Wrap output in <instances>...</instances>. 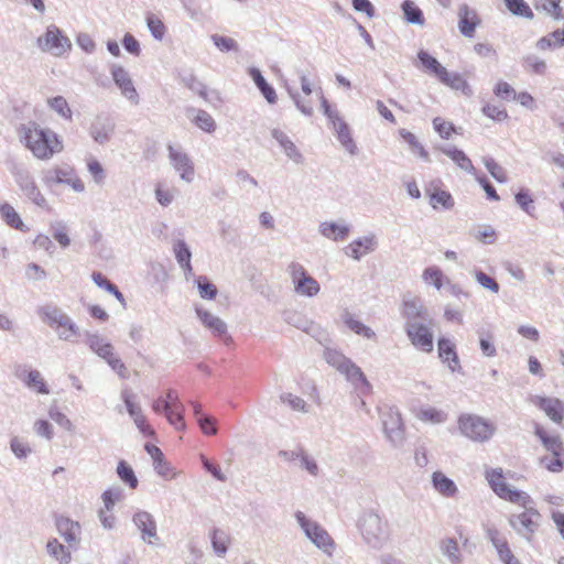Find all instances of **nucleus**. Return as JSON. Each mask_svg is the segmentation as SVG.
<instances>
[{
    "mask_svg": "<svg viewBox=\"0 0 564 564\" xmlns=\"http://www.w3.org/2000/svg\"><path fill=\"white\" fill-rule=\"evenodd\" d=\"M485 478L491 490L502 500L519 505L525 510L509 517L510 527L527 541H531L540 527L541 513L532 507L533 499L522 490L512 489L505 481L502 468H488L485 470Z\"/></svg>",
    "mask_w": 564,
    "mask_h": 564,
    "instance_id": "obj_1",
    "label": "nucleus"
},
{
    "mask_svg": "<svg viewBox=\"0 0 564 564\" xmlns=\"http://www.w3.org/2000/svg\"><path fill=\"white\" fill-rule=\"evenodd\" d=\"M20 141L40 160H48L63 150L62 141L51 129H43L36 122L21 124L18 129Z\"/></svg>",
    "mask_w": 564,
    "mask_h": 564,
    "instance_id": "obj_2",
    "label": "nucleus"
},
{
    "mask_svg": "<svg viewBox=\"0 0 564 564\" xmlns=\"http://www.w3.org/2000/svg\"><path fill=\"white\" fill-rule=\"evenodd\" d=\"M378 411L387 441L394 448L402 447L405 442V426L400 410L397 406L383 404L378 408Z\"/></svg>",
    "mask_w": 564,
    "mask_h": 564,
    "instance_id": "obj_3",
    "label": "nucleus"
},
{
    "mask_svg": "<svg viewBox=\"0 0 564 564\" xmlns=\"http://www.w3.org/2000/svg\"><path fill=\"white\" fill-rule=\"evenodd\" d=\"M7 165L22 193L36 206L47 208V202L30 171L13 159L7 160Z\"/></svg>",
    "mask_w": 564,
    "mask_h": 564,
    "instance_id": "obj_4",
    "label": "nucleus"
},
{
    "mask_svg": "<svg viewBox=\"0 0 564 564\" xmlns=\"http://www.w3.org/2000/svg\"><path fill=\"white\" fill-rule=\"evenodd\" d=\"M457 423L462 435L478 443L489 441L496 432L491 422L476 414H460Z\"/></svg>",
    "mask_w": 564,
    "mask_h": 564,
    "instance_id": "obj_5",
    "label": "nucleus"
},
{
    "mask_svg": "<svg viewBox=\"0 0 564 564\" xmlns=\"http://www.w3.org/2000/svg\"><path fill=\"white\" fill-rule=\"evenodd\" d=\"M358 527L365 542L373 549H380L387 540L386 523L373 511L365 512L358 521Z\"/></svg>",
    "mask_w": 564,
    "mask_h": 564,
    "instance_id": "obj_6",
    "label": "nucleus"
},
{
    "mask_svg": "<svg viewBox=\"0 0 564 564\" xmlns=\"http://www.w3.org/2000/svg\"><path fill=\"white\" fill-rule=\"evenodd\" d=\"M295 518L305 535L319 549L330 553L334 542L325 529L317 522L310 520L302 511L295 512Z\"/></svg>",
    "mask_w": 564,
    "mask_h": 564,
    "instance_id": "obj_7",
    "label": "nucleus"
},
{
    "mask_svg": "<svg viewBox=\"0 0 564 564\" xmlns=\"http://www.w3.org/2000/svg\"><path fill=\"white\" fill-rule=\"evenodd\" d=\"M294 291L304 296L313 297L318 294L321 286L317 280L311 276L304 267L299 262L289 265Z\"/></svg>",
    "mask_w": 564,
    "mask_h": 564,
    "instance_id": "obj_8",
    "label": "nucleus"
},
{
    "mask_svg": "<svg viewBox=\"0 0 564 564\" xmlns=\"http://www.w3.org/2000/svg\"><path fill=\"white\" fill-rule=\"evenodd\" d=\"M432 325L429 322H423L404 326V332L411 344L424 352H431L434 348L433 334L430 329Z\"/></svg>",
    "mask_w": 564,
    "mask_h": 564,
    "instance_id": "obj_9",
    "label": "nucleus"
},
{
    "mask_svg": "<svg viewBox=\"0 0 564 564\" xmlns=\"http://www.w3.org/2000/svg\"><path fill=\"white\" fill-rule=\"evenodd\" d=\"M37 42L43 51L52 52L55 56H59L70 48L69 40L55 25H50L44 39L40 37Z\"/></svg>",
    "mask_w": 564,
    "mask_h": 564,
    "instance_id": "obj_10",
    "label": "nucleus"
},
{
    "mask_svg": "<svg viewBox=\"0 0 564 564\" xmlns=\"http://www.w3.org/2000/svg\"><path fill=\"white\" fill-rule=\"evenodd\" d=\"M195 312L200 323L208 328L215 337L223 339L225 345L232 343V337L228 334L227 324L221 318L199 306L195 307Z\"/></svg>",
    "mask_w": 564,
    "mask_h": 564,
    "instance_id": "obj_11",
    "label": "nucleus"
},
{
    "mask_svg": "<svg viewBox=\"0 0 564 564\" xmlns=\"http://www.w3.org/2000/svg\"><path fill=\"white\" fill-rule=\"evenodd\" d=\"M401 314L405 319L404 326L423 322L433 324V318L431 317L429 310L423 305L420 299L404 300L402 303Z\"/></svg>",
    "mask_w": 564,
    "mask_h": 564,
    "instance_id": "obj_12",
    "label": "nucleus"
},
{
    "mask_svg": "<svg viewBox=\"0 0 564 564\" xmlns=\"http://www.w3.org/2000/svg\"><path fill=\"white\" fill-rule=\"evenodd\" d=\"M110 73L121 94L133 105H138L140 97L129 73L122 66L117 64L111 65Z\"/></svg>",
    "mask_w": 564,
    "mask_h": 564,
    "instance_id": "obj_13",
    "label": "nucleus"
},
{
    "mask_svg": "<svg viewBox=\"0 0 564 564\" xmlns=\"http://www.w3.org/2000/svg\"><path fill=\"white\" fill-rule=\"evenodd\" d=\"M57 532L63 536L70 549L76 550L80 542L82 527L79 522L65 516L55 517Z\"/></svg>",
    "mask_w": 564,
    "mask_h": 564,
    "instance_id": "obj_14",
    "label": "nucleus"
},
{
    "mask_svg": "<svg viewBox=\"0 0 564 564\" xmlns=\"http://www.w3.org/2000/svg\"><path fill=\"white\" fill-rule=\"evenodd\" d=\"M339 372L345 376L346 380L349 381L360 394L368 395L371 393V383L368 381L361 368L351 359L345 364Z\"/></svg>",
    "mask_w": 564,
    "mask_h": 564,
    "instance_id": "obj_15",
    "label": "nucleus"
},
{
    "mask_svg": "<svg viewBox=\"0 0 564 564\" xmlns=\"http://www.w3.org/2000/svg\"><path fill=\"white\" fill-rule=\"evenodd\" d=\"M458 30L465 37H474L476 28L480 24L481 20L475 9L468 4L463 3L458 8Z\"/></svg>",
    "mask_w": 564,
    "mask_h": 564,
    "instance_id": "obj_16",
    "label": "nucleus"
},
{
    "mask_svg": "<svg viewBox=\"0 0 564 564\" xmlns=\"http://www.w3.org/2000/svg\"><path fill=\"white\" fill-rule=\"evenodd\" d=\"M377 247V238L373 234H370L352 240L344 248V252L346 256L359 261L365 254L373 252Z\"/></svg>",
    "mask_w": 564,
    "mask_h": 564,
    "instance_id": "obj_17",
    "label": "nucleus"
},
{
    "mask_svg": "<svg viewBox=\"0 0 564 564\" xmlns=\"http://www.w3.org/2000/svg\"><path fill=\"white\" fill-rule=\"evenodd\" d=\"M169 156L173 167L180 173L183 181L191 183L194 180V164L186 153L176 151L169 145Z\"/></svg>",
    "mask_w": 564,
    "mask_h": 564,
    "instance_id": "obj_18",
    "label": "nucleus"
},
{
    "mask_svg": "<svg viewBox=\"0 0 564 564\" xmlns=\"http://www.w3.org/2000/svg\"><path fill=\"white\" fill-rule=\"evenodd\" d=\"M132 521L140 530L143 541L152 544V539H158L156 522L150 512L140 510L133 514Z\"/></svg>",
    "mask_w": 564,
    "mask_h": 564,
    "instance_id": "obj_19",
    "label": "nucleus"
},
{
    "mask_svg": "<svg viewBox=\"0 0 564 564\" xmlns=\"http://www.w3.org/2000/svg\"><path fill=\"white\" fill-rule=\"evenodd\" d=\"M440 359L448 366L452 372H462V366L455 344L448 338L441 337L437 341Z\"/></svg>",
    "mask_w": 564,
    "mask_h": 564,
    "instance_id": "obj_20",
    "label": "nucleus"
},
{
    "mask_svg": "<svg viewBox=\"0 0 564 564\" xmlns=\"http://www.w3.org/2000/svg\"><path fill=\"white\" fill-rule=\"evenodd\" d=\"M536 405L554 422L562 423L564 419V402L557 398L539 397Z\"/></svg>",
    "mask_w": 564,
    "mask_h": 564,
    "instance_id": "obj_21",
    "label": "nucleus"
},
{
    "mask_svg": "<svg viewBox=\"0 0 564 564\" xmlns=\"http://www.w3.org/2000/svg\"><path fill=\"white\" fill-rule=\"evenodd\" d=\"M115 131V123L111 119L105 117V118H98L90 127L89 133L95 142L99 144L107 143Z\"/></svg>",
    "mask_w": 564,
    "mask_h": 564,
    "instance_id": "obj_22",
    "label": "nucleus"
},
{
    "mask_svg": "<svg viewBox=\"0 0 564 564\" xmlns=\"http://www.w3.org/2000/svg\"><path fill=\"white\" fill-rule=\"evenodd\" d=\"M534 434L540 438L545 449L551 452L553 456L564 455V444L558 435H549L538 423H535L534 426Z\"/></svg>",
    "mask_w": 564,
    "mask_h": 564,
    "instance_id": "obj_23",
    "label": "nucleus"
},
{
    "mask_svg": "<svg viewBox=\"0 0 564 564\" xmlns=\"http://www.w3.org/2000/svg\"><path fill=\"white\" fill-rule=\"evenodd\" d=\"M272 138L278 141L280 147L284 150L285 155L300 164L303 163V155L293 143V141L280 129H273L271 131Z\"/></svg>",
    "mask_w": 564,
    "mask_h": 564,
    "instance_id": "obj_24",
    "label": "nucleus"
},
{
    "mask_svg": "<svg viewBox=\"0 0 564 564\" xmlns=\"http://www.w3.org/2000/svg\"><path fill=\"white\" fill-rule=\"evenodd\" d=\"M437 150L451 158L456 163V165L465 172L476 174V169L471 160L465 154L463 150L449 145L438 147Z\"/></svg>",
    "mask_w": 564,
    "mask_h": 564,
    "instance_id": "obj_25",
    "label": "nucleus"
},
{
    "mask_svg": "<svg viewBox=\"0 0 564 564\" xmlns=\"http://www.w3.org/2000/svg\"><path fill=\"white\" fill-rule=\"evenodd\" d=\"M433 186L432 189H427L426 193L430 198V204L434 209H438L441 206L445 210H449L454 207L455 200L452 194L447 191L442 189L440 186L434 183L431 184Z\"/></svg>",
    "mask_w": 564,
    "mask_h": 564,
    "instance_id": "obj_26",
    "label": "nucleus"
},
{
    "mask_svg": "<svg viewBox=\"0 0 564 564\" xmlns=\"http://www.w3.org/2000/svg\"><path fill=\"white\" fill-rule=\"evenodd\" d=\"M248 74L250 75V77L252 78V80L254 82L256 86L258 87L262 96L265 98V100L270 105L275 104L278 100L275 89L265 80L261 70L257 67H250Z\"/></svg>",
    "mask_w": 564,
    "mask_h": 564,
    "instance_id": "obj_27",
    "label": "nucleus"
},
{
    "mask_svg": "<svg viewBox=\"0 0 564 564\" xmlns=\"http://www.w3.org/2000/svg\"><path fill=\"white\" fill-rule=\"evenodd\" d=\"M0 217L9 227L21 232L29 231V227L22 221L20 215L13 206L7 202H3L0 206Z\"/></svg>",
    "mask_w": 564,
    "mask_h": 564,
    "instance_id": "obj_28",
    "label": "nucleus"
},
{
    "mask_svg": "<svg viewBox=\"0 0 564 564\" xmlns=\"http://www.w3.org/2000/svg\"><path fill=\"white\" fill-rule=\"evenodd\" d=\"M46 552L59 564H68L72 561L70 547L62 544L56 538L47 541Z\"/></svg>",
    "mask_w": 564,
    "mask_h": 564,
    "instance_id": "obj_29",
    "label": "nucleus"
},
{
    "mask_svg": "<svg viewBox=\"0 0 564 564\" xmlns=\"http://www.w3.org/2000/svg\"><path fill=\"white\" fill-rule=\"evenodd\" d=\"M36 313L53 329L56 325L62 324V319L66 315L59 307L51 304L39 306Z\"/></svg>",
    "mask_w": 564,
    "mask_h": 564,
    "instance_id": "obj_30",
    "label": "nucleus"
},
{
    "mask_svg": "<svg viewBox=\"0 0 564 564\" xmlns=\"http://www.w3.org/2000/svg\"><path fill=\"white\" fill-rule=\"evenodd\" d=\"M417 58L423 68L429 73L435 75L438 78V80L441 79L442 76L445 77L447 75V69L426 51L421 50L417 53Z\"/></svg>",
    "mask_w": 564,
    "mask_h": 564,
    "instance_id": "obj_31",
    "label": "nucleus"
},
{
    "mask_svg": "<svg viewBox=\"0 0 564 564\" xmlns=\"http://www.w3.org/2000/svg\"><path fill=\"white\" fill-rule=\"evenodd\" d=\"M178 78L186 88L196 93L203 99L208 100L207 86L199 82L193 72L180 73Z\"/></svg>",
    "mask_w": 564,
    "mask_h": 564,
    "instance_id": "obj_32",
    "label": "nucleus"
},
{
    "mask_svg": "<svg viewBox=\"0 0 564 564\" xmlns=\"http://www.w3.org/2000/svg\"><path fill=\"white\" fill-rule=\"evenodd\" d=\"M337 133V139L340 144L352 155H355L358 151V148L351 137V132L349 126L341 119L336 122V128H334Z\"/></svg>",
    "mask_w": 564,
    "mask_h": 564,
    "instance_id": "obj_33",
    "label": "nucleus"
},
{
    "mask_svg": "<svg viewBox=\"0 0 564 564\" xmlns=\"http://www.w3.org/2000/svg\"><path fill=\"white\" fill-rule=\"evenodd\" d=\"M440 82L454 90L462 91L467 97L473 95V89L470 85L459 73L447 72V75L445 77L442 76Z\"/></svg>",
    "mask_w": 564,
    "mask_h": 564,
    "instance_id": "obj_34",
    "label": "nucleus"
},
{
    "mask_svg": "<svg viewBox=\"0 0 564 564\" xmlns=\"http://www.w3.org/2000/svg\"><path fill=\"white\" fill-rule=\"evenodd\" d=\"M319 231L326 238H330L335 241H343L348 237L349 227L324 221L319 225Z\"/></svg>",
    "mask_w": 564,
    "mask_h": 564,
    "instance_id": "obj_35",
    "label": "nucleus"
},
{
    "mask_svg": "<svg viewBox=\"0 0 564 564\" xmlns=\"http://www.w3.org/2000/svg\"><path fill=\"white\" fill-rule=\"evenodd\" d=\"M432 482L434 488L445 497H453L457 492L455 482L441 471L433 473Z\"/></svg>",
    "mask_w": 564,
    "mask_h": 564,
    "instance_id": "obj_36",
    "label": "nucleus"
},
{
    "mask_svg": "<svg viewBox=\"0 0 564 564\" xmlns=\"http://www.w3.org/2000/svg\"><path fill=\"white\" fill-rule=\"evenodd\" d=\"M403 19L406 23L423 25L425 22L423 11L412 1L404 0L401 4Z\"/></svg>",
    "mask_w": 564,
    "mask_h": 564,
    "instance_id": "obj_37",
    "label": "nucleus"
},
{
    "mask_svg": "<svg viewBox=\"0 0 564 564\" xmlns=\"http://www.w3.org/2000/svg\"><path fill=\"white\" fill-rule=\"evenodd\" d=\"M54 330L57 333L58 338L66 341H72L74 337L79 336V327L66 314L62 319V324L56 325Z\"/></svg>",
    "mask_w": 564,
    "mask_h": 564,
    "instance_id": "obj_38",
    "label": "nucleus"
},
{
    "mask_svg": "<svg viewBox=\"0 0 564 564\" xmlns=\"http://www.w3.org/2000/svg\"><path fill=\"white\" fill-rule=\"evenodd\" d=\"M116 471L119 479L122 482H124L130 489H137L139 480L134 474V470L126 460H119Z\"/></svg>",
    "mask_w": 564,
    "mask_h": 564,
    "instance_id": "obj_39",
    "label": "nucleus"
},
{
    "mask_svg": "<svg viewBox=\"0 0 564 564\" xmlns=\"http://www.w3.org/2000/svg\"><path fill=\"white\" fill-rule=\"evenodd\" d=\"M517 205L529 216L534 217L535 204L529 188L522 187L514 195Z\"/></svg>",
    "mask_w": 564,
    "mask_h": 564,
    "instance_id": "obj_40",
    "label": "nucleus"
},
{
    "mask_svg": "<svg viewBox=\"0 0 564 564\" xmlns=\"http://www.w3.org/2000/svg\"><path fill=\"white\" fill-rule=\"evenodd\" d=\"M477 334L479 336V347L481 354L485 357H495L497 355V349L494 344V334L490 330H486L484 328L478 329Z\"/></svg>",
    "mask_w": 564,
    "mask_h": 564,
    "instance_id": "obj_41",
    "label": "nucleus"
},
{
    "mask_svg": "<svg viewBox=\"0 0 564 564\" xmlns=\"http://www.w3.org/2000/svg\"><path fill=\"white\" fill-rule=\"evenodd\" d=\"M400 137L410 145L413 153L417 154L425 161L430 160L429 152L424 149L421 142L417 141L416 137L406 129L399 130Z\"/></svg>",
    "mask_w": 564,
    "mask_h": 564,
    "instance_id": "obj_42",
    "label": "nucleus"
},
{
    "mask_svg": "<svg viewBox=\"0 0 564 564\" xmlns=\"http://www.w3.org/2000/svg\"><path fill=\"white\" fill-rule=\"evenodd\" d=\"M93 281L101 289L106 290L110 294L115 295V297L124 304V296L119 291L116 284H113L111 281H109L102 273L100 272H93L91 274Z\"/></svg>",
    "mask_w": 564,
    "mask_h": 564,
    "instance_id": "obj_43",
    "label": "nucleus"
},
{
    "mask_svg": "<svg viewBox=\"0 0 564 564\" xmlns=\"http://www.w3.org/2000/svg\"><path fill=\"white\" fill-rule=\"evenodd\" d=\"M145 21L151 35L155 40L161 41L166 33V26L161 18L152 12H148L145 15Z\"/></svg>",
    "mask_w": 564,
    "mask_h": 564,
    "instance_id": "obj_44",
    "label": "nucleus"
},
{
    "mask_svg": "<svg viewBox=\"0 0 564 564\" xmlns=\"http://www.w3.org/2000/svg\"><path fill=\"white\" fill-rule=\"evenodd\" d=\"M24 383L41 394H48L50 389L42 378L40 371L31 370L28 372L26 377L23 379Z\"/></svg>",
    "mask_w": 564,
    "mask_h": 564,
    "instance_id": "obj_45",
    "label": "nucleus"
},
{
    "mask_svg": "<svg viewBox=\"0 0 564 564\" xmlns=\"http://www.w3.org/2000/svg\"><path fill=\"white\" fill-rule=\"evenodd\" d=\"M229 535L220 530L214 529L212 534V545L215 553L219 556L226 554L228 550Z\"/></svg>",
    "mask_w": 564,
    "mask_h": 564,
    "instance_id": "obj_46",
    "label": "nucleus"
},
{
    "mask_svg": "<svg viewBox=\"0 0 564 564\" xmlns=\"http://www.w3.org/2000/svg\"><path fill=\"white\" fill-rule=\"evenodd\" d=\"M508 10L518 17L533 19L534 13L524 0H505Z\"/></svg>",
    "mask_w": 564,
    "mask_h": 564,
    "instance_id": "obj_47",
    "label": "nucleus"
},
{
    "mask_svg": "<svg viewBox=\"0 0 564 564\" xmlns=\"http://www.w3.org/2000/svg\"><path fill=\"white\" fill-rule=\"evenodd\" d=\"M198 292L204 300H214L217 296L218 290L205 275H199L195 279Z\"/></svg>",
    "mask_w": 564,
    "mask_h": 564,
    "instance_id": "obj_48",
    "label": "nucleus"
},
{
    "mask_svg": "<svg viewBox=\"0 0 564 564\" xmlns=\"http://www.w3.org/2000/svg\"><path fill=\"white\" fill-rule=\"evenodd\" d=\"M47 104L52 110L57 112L61 117H63L66 120H72V109L67 102V100L63 96H56L53 98H50L47 100Z\"/></svg>",
    "mask_w": 564,
    "mask_h": 564,
    "instance_id": "obj_49",
    "label": "nucleus"
},
{
    "mask_svg": "<svg viewBox=\"0 0 564 564\" xmlns=\"http://www.w3.org/2000/svg\"><path fill=\"white\" fill-rule=\"evenodd\" d=\"M124 498V492L120 487H112L105 490L101 495L104 506L107 512H111L115 505Z\"/></svg>",
    "mask_w": 564,
    "mask_h": 564,
    "instance_id": "obj_50",
    "label": "nucleus"
},
{
    "mask_svg": "<svg viewBox=\"0 0 564 564\" xmlns=\"http://www.w3.org/2000/svg\"><path fill=\"white\" fill-rule=\"evenodd\" d=\"M441 551L442 553L448 557V560L453 564H458L460 562V553L458 549V544L455 539L447 538L441 542Z\"/></svg>",
    "mask_w": 564,
    "mask_h": 564,
    "instance_id": "obj_51",
    "label": "nucleus"
},
{
    "mask_svg": "<svg viewBox=\"0 0 564 564\" xmlns=\"http://www.w3.org/2000/svg\"><path fill=\"white\" fill-rule=\"evenodd\" d=\"M536 9H542L555 20L564 18V11L561 7V0H538Z\"/></svg>",
    "mask_w": 564,
    "mask_h": 564,
    "instance_id": "obj_52",
    "label": "nucleus"
},
{
    "mask_svg": "<svg viewBox=\"0 0 564 564\" xmlns=\"http://www.w3.org/2000/svg\"><path fill=\"white\" fill-rule=\"evenodd\" d=\"M210 40L213 41L214 45L220 51V52H238L239 45L236 40L219 35V34H212Z\"/></svg>",
    "mask_w": 564,
    "mask_h": 564,
    "instance_id": "obj_53",
    "label": "nucleus"
},
{
    "mask_svg": "<svg viewBox=\"0 0 564 564\" xmlns=\"http://www.w3.org/2000/svg\"><path fill=\"white\" fill-rule=\"evenodd\" d=\"M153 468L155 473L165 478V479H172L175 477V473L173 470V467L171 464L165 459L164 454L162 453L160 457H154L153 460Z\"/></svg>",
    "mask_w": 564,
    "mask_h": 564,
    "instance_id": "obj_54",
    "label": "nucleus"
},
{
    "mask_svg": "<svg viewBox=\"0 0 564 564\" xmlns=\"http://www.w3.org/2000/svg\"><path fill=\"white\" fill-rule=\"evenodd\" d=\"M10 449L18 459H25L32 453L31 446L18 436L10 440Z\"/></svg>",
    "mask_w": 564,
    "mask_h": 564,
    "instance_id": "obj_55",
    "label": "nucleus"
},
{
    "mask_svg": "<svg viewBox=\"0 0 564 564\" xmlns=\"http://www.w3.org/2000/svg\"><path fill=\"white\" fill-rule=\"evenodd\" d=\"M324 358L328 365L336 368L339 371L345 364L349 360L348 357L343 355L340 351L332 348H326L324 351Z\"/></svg>",
    "mask_w": 564,
    "mask_h": 564,
    "instance_id": "obj_56",
    "label": "nucleus"
},
{
    "mask_svg": "<svg viewBox=\"0 0 564 564\" xmlns=\"http://www.w3.org/2000/svg\"><path fill=\"white\" fill-rule=\"evenodd\" d=\"M173 251L180 267L183 265L184 263L189 262L192 259V251L187 243L182 239L177 240L173 245Z\"/></svg>",
    "mask_w": 564,
    "mask_h": 564,
    "instance_id": "obj_57",
    "label": "nucleus"
},
{
    "mask_svg": "<svg viewBox=\"0 0 564 564\" xmlns=\"http://www.w3.org/2000/svg\"><path fill=\"white\" fill-rule=\"evenodd\" d=\"M286 90L290 95V97L292 98V100L294 101L296 108L304 115V116H307V117H311L314 112V109L311 105L310 101H304L300 95V93L297 90H295L294 88L290 87V86H286Z\"/></svg>",
    "mask_w": 564,
    "mask_h": 564,
    "instance_id": "obj_58",
    "label": "nucleus"
},
{
    "mask_svg": "<svg viewBox=\"0 0 564 564\" xmlns=\"http://www.w3.org/2000/svg\"><path fill=\"white\" fill-rule=\"evenodd\" d=\"M195 124L205 132H214L216 122L214 118L205 110H198L194 119Z\"/></svg>",
    "mask_w": 564,
    "mask_h": 564,
    "instance_id": "obj_59",
    "label": "nucleus"
},
{
    "mask_svg": "<svg viewBox=\"0 0 564 564\" xmlns=\"http://www.w3.org/2000/svg\"><path fill=\"white\" fill-rule=\"evenodd\" d=\"M423 279L425 281L431 280L433 285L437 290H441V288L444 286L445 279H447V276H444L443 272L437 267H429L423 271Z\"/></svg>",
    "mask_w": 564,
    "mask_h": 564,
    "instance_id": "obj_60",
    "label": "nucleus"
},
{
    "mask_svg": "<svg viewBox=\"0 0 564 564\" xmlns=\"http://www.w3.org/2000/svg\"><path fill=\"white\" fill-rule=\"evenodd\" d=\"M523 66L538 75H543L546 72L545 62L533 54L523 57Z\"/></svg>",
    "mask_w": 564,
    "mask_h": 564,
    "instance_id": "obj_61",
    "label": "nucleus"
},
{
    "mask_svg": "<svg viewBox=\"0 0 564 564\" xmlns=\"http://www.w3.org/2000/svg\"><path fill=\"white\" fill-rule=\"evenodd\" d=\"M281 401L288 404L292 410L300 412H308L307 403L300 397L292 393H282L280 397Z\"/></svg>",
    "mask_w": 564,
    "mask_h": 564,
    "instance_id": "obj_62",
    "label": "nucleus"
},
{
    "mask_svg": "<svg viewBox=\"0 0 564 564\" xmlns=\"http://www.w3.org/2000/svg\"><path fill=\"white\" fill-rule=\"evenodd\" d=\"M485 166L497 182L506 183L508 181L505 169L500 166L492 158H487L485 160Z\"/></svg>",
    "mask_w": 564,
    "mask_h": 564,
    "instance_id": "obj_63",
    "label": "nucleus"
},
{
    "mask_svg": "<svg viewBox=\"0 0 564 564\" xmlns=\"http://www.w3.org/2000/svg\"><path fill=\"white\" fill-rule=\"evenodd\" d=\"M433 128L440 134L442 139H449L453 132H456V128L452 122L443 120L441 117L433 119Z\"/></svg>",
    "mask_w": 564,
    "mask_h": 564,
    "instance_id": "obj_64",
    "label": "nucleus"
}]
</instances>
